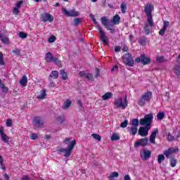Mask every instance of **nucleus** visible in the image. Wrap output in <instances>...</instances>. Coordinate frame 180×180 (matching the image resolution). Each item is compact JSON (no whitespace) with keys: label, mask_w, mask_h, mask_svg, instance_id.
<instances>
[{"label":"nucleus","mask_w":180,"mask_h":180,"mask_svg":"<svg viewBox=\"0 0 180 180\" xmlns=\"http://www.w3.org/2000/svg\"><path fill=\"white\" fill-rule=\"evenodd\" d=\"M13 54H15V56H20V50L19 49H15L12 51Z\"/></svg>","instance_id":"obj_51"},{"label":"nucleus","mask_w":180,"mask_h":180,"mask_svg":"<svg viewBox=\"0 0 180 180\" xmlns=\"http://www.w3.org/2000/svg\"><path fill=\"white\" fill-rule=\"evenodd\" d=\"M156 61H158V63H165V57L164 56H158L156 58Z\"/></svg>","instance_id":"obj_41"},{"label":"nucleus","mask_w":180,"mask_h":180,"mask_svg":"<svg viewBox=\"0 0 180 180\" xmlns=\"http://www.w3.org/2000/svg\"><path fill=\"white\" fill-rule=\"evenodd\" d=\"M157 134H158V129L153 131L150 136L149 140L152 144H155V137H157Z\"/></svg>","instance_id":"obj_19"},{"label":"nucleus","mask_w":180,"mask_h":180,"mask_svg":"<svg viewBox=\"0 0 180 180\" xmlns=\"http://www.w3.org/2000/svg\"><path fill=\"white\" fill-rule=\"evenodd\" d=\"M165 160V156H164V155L162 154H160L158 156V164H161V162H162V161H164Z\"/></svg>","instance_id":"obj_36"},{"label":"nucleus","mask_w":180,"mask_h":180,"mask_svg":"<svg viewBox=\"0 0 180 180\" xmlns=\"http://www.w3.org/2000/svg\"><path fill=\"white\" fill-rule=\"evenodd\" d=\"M39 134H32L30 136V139H31V140H37Z\"/></svg>","instance_id":"obj_49"},{"label":"nucleus","mask_w":180,"mask_h":180,"mask_svg":"<svg viewBox=\"0 0 180 180\" xmlns=\"http://www.w3.org/2000/svg\"><path fill=\"white\" fill-rule=\"evenodd\" d=\"M19 37H20V39H26L27 37V34H26V32H20L18 34Z\"/></svg>","instance_id":"obj_45"},{"label":"nucleus","mask_w":180,"mask_h":180,"mask_svg":"<svg viewBox=\"0 0 180 180\" xmlns=\"http://www.w3.org/2000/svg\"><path fill=\"white\" fill-rule=\"evenodd\" d=\"M173 71L176 77H180V65H175L174 66Z\"/></svg>","instance_id":"obj_24"},{"label":"nucleus","mask_w":180,"mask_h":180,"mask_svg":"<svg viewBox=\"0 0 180 180\" xmlns=\"http://www.w3.org/2000/svg\"><path fill=\"white\" fill-rule=\"evenodd\" d=\"M73 20H74V26H78V25H81V23H82L81 18H74Z\"/></svg>","instance_id":"obj_37"},{"label":"nucleus","mask_w":180,"mask_h":180,"mask_svg":"<svg viewBox=\"0 0 180 180\" xmlns=\"http://www.w3.org/2000/svg\"><path fill=\"white\" fill-rule=\"evenodd\" d=\"M121 22V18L120 15L119 14H116L115 15L113 16V25H120Z\"/></svg>","instance_id":"obj_22"},{"label":"nucleus","mask_w":180,"mask_h":180,"mask_svg":"<svg viewBox=\"0 0 180 180\" xmlns=\"http://www.w3.org/2000/svg\"><path fill=\"white\" fill-rule=\"evenodd\" d=\"M141 157L144 161H147L151 157V150H145L141 153Z\"/></svg>","instance_id":"obj_17"},{"label":"nucleus","mask_w":180,"mask_h":180,"mask_svg":"<svg viewBox=\"0 0 180 180\" xmlns=\"http://www.w3.org/2000/svg\"><path fill=\"white\" fill-rule=\"evenodd\" d=\"M168 26H169V21H164L163 26L162 29L159 31L160 36H164V34H165V32H167Z\"/></svg>","instance_id":"obj_18"},{"label":"nucleus","mask_w":180,"mask_h":180,"mask_svg":"<svg viewBox=\"0 0 180 180\" xmlns=\"http://www.w3.org/2000/svg\"><path fill=\"white\" fill-rule=\"evenodd\" d=\"M62 12L63 15L65 16H68V18H77V16H79V13L77 11H75V10H70V11H67L65 8H62Z\"/></svg>","instance_id":"obj_10"},{"label":"nucleus","mask_w":180,"mask_h":180,"mask_svg":"<svg viewBox=\"0 0 180 180\" xmlns=\"http://www.w3.org/2000/svg\"><path fill=\"white\" fill-rule=\"evenodd\" d=\"M153 119L154 116L153 114H147L144 116L143 118L139 120V124H141V126H145L146 127L151 128V124L153 123Z\"/></svg>","instance_id":"obj_4"},{"label":"nucleus","mask_w":180,"mask_h":180,"mask_svg":"<svg viewBox=\"0 0 180 180\" xmlns=\"http://www.w3.org/2000/svg\"><path fill=\"white\" fill-rule=\"evenodd\" d=\"M70 141H71V139L70 138L65 139L63 141V143H65V144H68V148H62L58 150V154H61V153H65L64 157H65L66 158H68V157L71 155V153L74 149V147H75V145L77 144V141L75 140L72 141L70 143Z\"/></svg>","instance_id":"obj_1"},{"label":"nucleus","mask_w":180,"mask_h":180,"mask_svg":"<svg viewBox=\"0 0 180 180\" xmlns=\"http://www.w3.org/2000/svg\"><path fill=\"white\" fill-rule=\"evenodd\" d=\"M86 75H87V73H86V72H84V71H82V72H79V77H84V78H86Z\"/></svg>","instance_id":"obj_55"},{"label":"nucleus","mask_w":180,"mask_h":180,"mask_svg":"<svg viewBox=\"0 0 180 180\" xmlns=\"http://www.w3.org/2000/svg\"><path fill=\"white\" fill-rule=\"evenodd\" d=\"M54 58H56V57L53 56V53L51 52H48L45 55V60L46 63H53Z\"/></svg>","instance_id":"obj_20"},{"label":"nucleus","mask_w":180,"mask_h":180,"mask_svg":"<svg viewBox=\"0 0 180 180\" xmlns=\"http://www.w3.org/2000/svg\"><path fill=\"white\" fill-rule=\"evenodd\" d=\"M153 11H154V5L147 4L144 8V12L147 16V21L153 25Z\"/></svg>","instance_id":"obj_5"},{"label":"nucleus","mask_w":180,"mask_h":180,"mask_svg":"<svg viewBox=\"0 0 180 180\" xmlns=\"http://www.w3.org/2000/svg\"><path fill=\"white\" fill-rule=\"evenodd\" d=\"M100 72H101V70H99V68H96V69L95 78H98V77H99Z\"/></svg>","instance_id":"obj_56"},{"label":"nucleus","mask_w":180,"mask_h":180,"mask_svg":"<svg viewBox=\"0 0 180 180\" xmlns=\"http://www.w3.org/2000/svg\"><path fill=\"white\" fill-rule=\"evenodd\" d=\"M151 99H153V92L147 91L141 96L140 98L138 100L137 103L139 106L143 108L146 103H149V102H151Z\"/></svg>","instance_id":"obj_2"},{"label":"nucleus","mask_w":180,"mask_h":180,"mask_svg":"<svg viewBox=\"0 0 180 180\" xmlns=\"http://www.w3.org/2000/svg\"><path fill=\"white\" fill-rule=\"evenodd\" d=\"M170 166L172 168H174V167H176V160L175 158H172L170 159Z\"/></svg>","instance_id":"obj_35"},{"label":"nucleus","mask_w":180,"mask_h":180,"mask_svg":"<svg viewBox=\"0 0 180 180\" xmlns=\"http://www.w3.org/2000/svg\"><path fill=\"white\" fill-rule=\"evenodd\" d=\"M0 65H5V61H4V54L0 52Z\"/></svg>","instance_id":"obj_47"},{"label":"nucleus","mask_w":180,"mask_h":180,"mask_svg":"<svg viewBox=\"0 0 180 180\" xmlns=\"http://www.w3.org/2000/svg\"><path fill=\"white\" fill-rule=\"evenodd\" d=\"M0 40L2 41V43H4V44H9V38H8V37L3 33L0 34Z\"/></svg>","instance_id":"obj_21"},{"label":"nucleus","mask_w":180,"mask_h":180,"mask_svg":"<svg viewBox=\"0 0 180 180\" xmlns=\"http://www.w3.org/2000/svg\"><path fill=\"white\" fill-rule=\"evenodd\" d=\"M114 105L117 109H122V110H124L126 108H127V105H129V102H127V97L124 98V103H123V98H118L115 100Z\"/></svg>","instance_id":"obj_6"},{"label":"nucleus","mask_w":180,"mask_h":180,"mask_svg":"<svg viewBox=\"0 0 180 180\" xmlns=\"http://www.w3.org/2000/svg\"><path fill=\"white\" fill-rule=\"evenodd\" d=\"M50 78H53V79H57L58 78V71L54 70L49 75Z\"/></svg>","instance_id":"obj_30"},{"label":"nucleus","mask_w":180,"mask_h":180,"mask_svg":"<svg viewBox=\"0 0 180 180\" xmlns=\"http://www.w3.org/2000/svg\"><path fill=\"white\" fill-rule=\"evenodd\" d=\"M112 96H113V94H112L111 92H108L102 96V98L103 101H108V99H110Z\"/></svg>","instance_id":"obj_29"},{"label":"nucleus","mask_w":180,"mask_h":180,"mask_svg":"<svg viewBox=\"0 0 180 180\" xmlns=\"http://www.w3.org/2000/svg\"><path fill=\"white\" fill-rule=\"evenodd\" d=\"M22 4H23V1H20L16 4V8H20L22 6Z\"/></svg>","instance_id":"obj_57"},{"label":"nucleus","mask_w":180,"mask_h":180,"mask_svg":"<svg viewBox=\"0 0 180 180\" xmlns=\"http://www.w3.org/2000/svg\"><path fill=\"white\" fill-rule=\"evenodd\" d=\"M86 79H89V81H94V76H92V75L91 74H88L86 75Z\"/></svg>","instance_id":"obj_52"},{"label":"nucleus","mask_w":180,"mask_h":180,"mask_svg":"<svg viewBox=\"0 0 180 180\" xmlns=\"http://www.w3.org/2000/svg\"><path fill=\"white\" fill-rule=\"evenodd\" d=\"M101 22L107 30H110L112 32V30H113V19H111L110 21H109L106 17H103L101 18Z\"/></svg>","instance_id":"obj_9"},{"label":"nucleus","mask_w":180,"mask_h":180,"mask_svg":"<svg viewBox=\"0 0 180 180\" xmlns=\"http://www.w3.org/2000/svg\"><path fill=\"white\" fill-rule=\"evenodd\" d=\"M3 94H8V91H9V89L8 87L5 86L2 89Z\"/></svg>","instance_id":"obj_59"},{"label":"nucleus","mask_w":180,"mask_h":180,"mask_svg":"<svg viewBox=\"0 0 180 180\" xmlns=\"http://www.w3.org/2000/svg\"><path fill=\"white\" fill-rule=\"evenodd\" d=\"M120 8L122 13H126L127 11V4H126V2H122L120 5Z\"/></svg>","instance_id":"obj_28"},{"label":"nucleus","mask_w":180,"mask_h":180,"mask_svg":"<svg viewBox=\"0 0 180 180\" xmlns=\"http://www.w3.org/2000/svg\"><path fill=\"white\" fill-rule=\"evenodd\" d=\"M151 130V128L149 127H141L139 129L138 134L141 137H147L148 136V131Z\"/></svg>","instance_id":"obj_12"},{"label":"nucleus","mask_w":180,"mask_h":180,"mask_svg":"<svg viewBox=\"0 0 180 180\" xmlns=\"http://www.w3.org/2000/svg\"><path fill=\"white\" fill-rule=\"evenodd\" d=\"M131 124L134 127H137L140 124V121H139V119H134L131 120Z\"/></svg>","instance_id":"obj_38"},{"label":"nucleus","mask_w":180,"mask_h":180,"mask_svg":"<svg viewBox=\"0 0 180 180\" xmlns=\"http://www.w3.org/2000/svg\"><path fill=\"white\" fill-rule=\"evenodd\" d=\"M127 51H129V46L127 45H123L122 53H127Z\"/></svg>","instance_id":"obj_53"},{"label":"nucleus","mask_w":180,"mask_h":180,"mask_svg":"<svg viewBox=\"0 0 180 180\" xmlns=\"http://www.w3.org/2000/svg\"><path fill=\"white\" fill-rule=\"evenodd\" d=\"M153 26H154V20H153V25H150L149 22H148V23L145 25V27H143V30L146 36H148V34H151L152 31L150 29V27H153Z\"/></svg>","instance_id":"obj_16"},{"label":"nucleus","mask_w":180,"mask_h":180,"mask_svg":"<svg viewBox=\"0 0 180 180\" xmlns=\"http://www.w3.org/2000/svg\"><path fill=\"white\" fill-rule=\"evenodd\" d=\"M60 74L62 77V79H63L64 81H65L66 79H68V73L65 72V69L60 70Z\"/></svg>","instance_id":"obj_23"},{"label":"nucleus","mask_w":180,"mask_h":180,"mask_svg":"<svg viewBox=\"0 0 180 180\" xmlns=\"http://www.w3.org/2000/svg\"><path fill=\"white\" fill-rule=\"evenodd\" d=\"M56 120L60 124H62V123H64L65 121V117H64V115H60L56 118Z\"/></svg>","instance_id":"obj_33"},{"label":"nucleus","mask_w":180,"mask_h":180,"mask_svg":"<svg viewBox=\"0 0 180 180\" xmlns=\"http://www.w3.org/2000/svg\"><path fill=\"white\" fill-rule=\"evenodd\" d=\"M176 62L179 64L180 65V53L179 54L177 59H176Z\"/></svg>","instance_id":"obj_63"},{"label":"nucleus","mask_w":180,"mask_h":180,"mask_svg":"<svg viewBox=\"0 0 180 180\" xmlns=\"http://www.w3.org/2000/svg\"><path fill=\"white\" fill-rule=\"evenodd\" d=\"M71 103H72V101H71L70 100L68 99L67 101H65L62 106V109H68V108H70V106H71Z\"/></svg>","instance_id":"obj_27"},{"label":"nucleus","mask_w":180,"mask_h":180,"mask_svg":"<svg viewBox=\"0 0 180 180\" xmlns=\"http://www.w3.org/2000/svg\"><path fill=\"white\" fill-rule=\"evenodd\" d=\"M131 133L132 136H136L137 134V127H131Z\"/></svg>","instance_id":"obj_44"},{"label":"nucleus","mask_w":180,"mask_h":180,"mask_svg":"<svg viewBox=\"0 0 180 180\" xmlns=\"http://www.w3.org/2000/svg\"><path fill=\"white\" fill-rule=\"evenodd\" d=\"M76 103L79 105L80 110H85V109L84 108V104L82 103V101H81V100H77Z\"/></svg>","instance_id":"obj_39"},{"label":"nucleus","mask_w":180,"mask_h":180,"mask_svg":"<svg viewBox=\"0 0 180 180\" xmlns=\"http://www.w3.org/2000/svg\"><path fill=\"white\" fill-rule=\"evenodd\" d=\"M49 43H54L56 41V36L52 35L48 39Z\"/></svg>","instance_id":"obj_48"},{"label":"nucleus","mask_w":180,"mask_h":180,"mask_svg":"<svg viewBox=\"0 0 180 180\" xmlns=\"http://www.w3.org/2000/svg\"><path fill=\"white\" fill-rule=\"evenodd\" d=\"M93 22L94 25H96L97 26L98 33L100 34V36H101L100 38L101 41H103V44L105 45L108 44V37H106V34H105L103 30H102V27H101V25H99V23H98V21H96V19L94 18L93 20Z\"/></svg>","instance_id":"obj_7"},{"label":"nucleus","mask_w":180,"mask_h":180,"mask_svg":"<svg viewBox=\"0 0 180 180\" xmlns=\"http://www.w3.org/2000/svg\"><path fill=\"white\" fill-rule=\"evenodd\" d=\"M33 123L35 127H41V126L44 124V122L43 121V119H41V117H35L34 118Z\"/></svg>","instance_id":"obj_14"},{"label":"nucleus","mask_w":180,"mask_h":180,"mask_svg":"<svg viewBox=\"0 0 180 180\" xmlns=\"http://www.w3.org/2000/svg\"><path fill=\"white\" fill-rule=\"evenodd\" d=\"M0 134L1 136H4V134H5V133H4V127H0Z\"/></svg>","instance_id":"obj_60"},{"label":"nucleus","mask_w":180,"mask_h":180,"mask_svg":"<svg viewBox=\"0 0 180 180\" xmlns=\"http://www.w3.org/2000/svg\"><path fill=\"white\" fill-rule=\"evenodd\" d=\"M122 63L128 67H134V58L131 53H124L122 56Z\"/></svg>","instance_id":"obj_3"},{"label":"nucleus","mask_w":180,"mask_h":180,"mask_svg":"<svg viewBox=\"0 0 180 180\" xmlns=\"http://www.w3.org/2000/svg\"><path fill=\"white\" fill-rule=\"evenodd\" d=\"M165 117V112H161L158 113L157 115V119L158 120H162Z\"/></svg>","instance_id":"obj_34"},{"label":"nucleus","mask_w":180,"mask_h":180,"mask_svg":"<svg viewBox=\"0 0 180 180\" xmlns=\"http://www.w3.org/2000/svg\"><path fill=\"white\" fill-rule=\"evenodd\" d=\"M117 140H120V136L117 133H113V141H117Z\"/></svg>","instance_id":"obj_46"},{"label":"nucleus","mask_w":180,"mask_h":180,"mask_svg":"<svg viewBox=\"0 0 180 180\" xmlns=\"http://www.w3.org/2000/svg\"><path fill=\"white\" fill-rule=\"evenodd\" d=\"M1 140L5 143H9V136H6V134L1 135Z\"/></svg>","instance_id":"obj_40"},{"label":"nucleus","mask_w":180,"mask_h":180,"mask_svg":"<svg viewBox=\"0 0 180 180\" xmlns=\"http://www.w3.org/2000/svg\"><path fill=\"white\" fill-rule=\"evenodd\" d=\"M13 13H15V15H18L19 14L18 8L15 7V8H13Z\"/></svg>","instance_id":"obj_58"},{"label":"nucleus","mask_w":180,"mask_h":180,"mask_svg":"<svg viewBox=\"0 0 180 180\" xmlns=\"http://www.w3.org/2000/svg\"><path fill=\"white\" fill-rule=\"evenodd\" d=\"M127 124H129V120H124V122H122L120 124V127H122V129H124L125 127H127Z\"/></svg>","instance_id":"obj_43"},{"label":"nucleus","mask_w":180,"mask_h":180,"mask_svg":"<svg viewBox=\"0 0 180 180\" xmlns=\"http://www.w3.org/2000/svg\"><path fill=\"white\" fill-rule=\"evenodd\" d=\"M41 19L43 22H53L54 20V17L51 14L44 13L41 15Z\"/></svg>","instance_id":"obj_15"},{"label":"nucleus","mask_w":180,"mask_h":180,"mask_svg":"<svg viewBox=\"0 0 180 180\" xmlns=\"http://www.w3.org/2000/svg\"><path fill=\"white\" fill-rule=\"evenodd\" d=\"M53 63H54V64H56L60 68L63 67V63H61V60H58V58H54Z\"/></svg>","instance_id":"obj_31"},{"label":"nucleus","mask_w":180,"mask_h":180,"mask_svg":"<svg viewBox=\"0 0 180 180\" xmlns=\"http://www.w3.org/2000/svg\"><path fill=\"white\" fill-rule=\"evenodd\" d=\"M91 137H94L96 140H98V141H101V140H102V137L98 134H92Z\"/></svg>","instance_id":"obj_42"},{"label":"nucleus","mask_w":180,"mask_h":180,"mask_svg":"<svg viewBox=\"0 0 180 180\" xmlns=\"http://www.w3.org/2000/svg\"><path fill=\"white\" fill-rule=\"evenodd\" d=\"M20 84L21 86H26V85H27V77H26V75L22 77V79L20 80Z\"/></svg>","instance_id":"obj_25"},{"label":"nucleus","mask_w":180,"mask_h":180,"mask_svg":"<svg viewBox=\"0 0 180 180\" xmlns=\"http://www.w3.org/2000/svg\"><path fill=\"white\" fill-rule=\"evenodd\" d=\"M7 127H12V120H8L6 122Z\"/></svg>","instance_id":"obj_54"},{"label":"nucleus","mask_w":180,"mask_h":180,"mask_svg":"<svg viewBox=\"0 0 180 180\" xmlns=\"http://www.w3.org/2000/svg\"><path fill=\"white\" fill-rule=\"evenodd\" d=\"M135 63H136V64L142 63L143 65H148V64H151V58L143 53L141 54L139 57L135 58Z\"/></svg>","instance_id":"obj_8"},{"label":"nucleus","mask_w":180,"mask_h":180,"mask_svg":"<svg viewBox=\"0 0 180 180\" xmlns=\"http://www.w3.org/2000/svg\"><path fill=\"white\" fill-rule=\"evenodd\" d=\"M148 145V138H142L141 139H139L138 141H136L134 143V147H146V146Z\"/></svg>","instance_id":"obj_13"},{"label":"nucleus","mask_w":180,"mask_h":180,"mask_svg":"<svg viewBox=\"0 0 180 180\" xmlns=\"http://www.w3.org/2000/svg\"><path fill=\"white\" fill-rule=\"evenodd\" d=\"M139 43L141 46H146L147 44V37H142L141 39H139Z\"/></svg>","instance_id":"obj_32"},{"label":"nucleus","mask_w":180,"mask_h":180,"mask_svg":"<svg viewBox=\"0 0 180 180\" xmlns=\"http://www.w3.org/2000/svg\"><path fill=\"white\" fill-rule=\"evenodd\" d=\"M22 180H29V176H22Z\"/></svg>","instance_id":"obj_64"},{"label":"nucleus","mask_w":180,"mask_h":180,"mask_svg":"<svg viewBox=\"0 0 180 180\" xmlns=\"http://www.w3.org/2000/svg\"><path fill=\"white\" fill-rule=\"evenodd\" d=\"M124 180H131V179H130V176L129 175H125L124 176Z\"/></svg>","instance_id":"obj_62"},{"label":"nucleus","mask_w":180,"mask_h":180,"mask_svg":"<svg viewBox=\"0 0 180 180\" xmlns=\"http://www.w3.org/2000/svg\"><path fill=\"white\" fill-rule=\"evenodd\" d=\"M167 140L169 141H174V140H175V137H174V136H172L171 133H169L167 136Z\"/></svg>","instance_id":"obj_50"},{"label":"nucleus","mask_w":180,"mask_h":180,"mask_svg":"<svg viewBox=\"0 0 180 180\" xmlns=\"http://www.w3.org/2000/svg\"><path fill=\"white\" fill-rule=\"evenodd\" d=\"M179 152V148H169L167 150L163 151V154L165 155L166 158H171L172 154H175Z\"/></svg>","instance_id":"obj_11"},{"label":"nucleus","mask_w":180,"mask_h":180,"mask_svg":"<svg viewBox=\"0 0 180 180\" xmlns=\"http://www.w3.org/2000/svg\"><path fill=\"white\" fill-rule=\"evenodd\" d=\"M120 46H115V51L116 52V53H119V51H120Z\"/></svg>","instance_id":"obj_61"},{"label":"nucleus","mask_w":180,"mask_h":180,"mask_svg":"<svg viewBox=\"0 0 180 180\" xmlns=\"http://www.w3.org/2000/svg\"><path fill=\"white\" fill-rule=\"evenodd\" d=\"M47 94H46V90L42 89L40 92V94L37 96V99H39V101H41L46 98V96Z\"/></svg>","instance_id":"obj_26"}]
</instances>
